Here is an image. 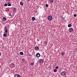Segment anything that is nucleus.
I'll use <instances>...</instances> for the list:
<instances>
[{
    "label": "nucleus",
    "instance_id": "1",
    "mask_svg": "<svg viewBox=\"0 0 77 77\" xmlns=\"http://www.w3.org/2000/svg\"><path fill=\"white\" fill-rule=\"evenodd\" d=\"M66 75V72L65 71H63V72H62L61 73V75H63V76H64L65 75Z\"/></svg>",
    "mask_w": 77,
    "mask_h": 77
},
{
    "label": "nucleus",
    "instance_id": "2",
    "mask_svg": "<svg viewBox=\"0 0 77 77\" xmlns=\"http://www.w3.org/2000/svg\"><path fill=\"white\" fill-rule=\"evenodd\" d=\"M74 29L72 28H70L69 29V31L70 33H72L73 32Z\"/></svg>",
    "mask_w": 77,
    "mask_h": 77
},
{
    "label": "nucleus",
    "instance_id": "3",
    "mask_svg": "<svg viewBox=\"0 0 77 77\" xmlns=\"http://www.w3.org/2000/svg\"><path fill=\"white\" fill-rule=\"evenodd\" d=\"M52 19L53 17H52V16L50 15H49L48 17V20H49V21H51V20H52Z\"/></svg>",
    "mask_w": 77,
    "mask_h": 77
},
{
    "label": "nucleus",
    "instance_id": "4",
    "mask_svg": "<svg viewBox=\"0 0 77 77\" xmlns=\"http://www.w3.org/2000/svg\"><path fill=\"white\" fill-rule=\"evenodd\" d=\"M36 57H39L41 56V54H39V53H38L36 54Z\"/></svg>",
    "mask_w": 77,
    "mask_h": 77
},
{
    "label": "nucleus",
    "instance_id": "5",
    "mask_svg": "<svg viewBox=\"0 0 77 77\" xmlns=\"http://www.w3.org/2000/svg\"><path fill=\"white\" fill-rule=\"evenodd\" d=\"M4 30L5 32V33H8V29L6 27V26H5Z\"/></svg>",
    "mask_w": 77,
    "mask_h": 77
},
{
    "label": "nucleus",
    "instance_id": "6",
    "mask_svg": "<svg viewBox=\"0 0 77 77\" xmlns=\"http://www.w3.org/2000/svg\"><path fill=\"white\" fill-rule=\"evenodd\" d=\"M2 21H6V18L5 17H3L2 18Z\"/></svg>",
    "mask_w": 77,
    "mask_h": 77
},
{
    "label": "nucleus",
    "instance_id": "7",
    "mask_svg": "<svg viewBox=\"0 0 77 77\" xmlns=\"http://www.w3.org/2000/svg\"><path fill=\"white\" fill-rule=\"evenodd\" d=\"M17 11V8L14 7L13 8V11L15 12Z\"/></svg>",
    "mask_w": 77,
    "mask_h": 77
},
{
    "label": "nucleus",
    "instance_id": "8",
    "mask_svg": "<svg viewBox=\"0 0 77 77\" xmlns=\"http://www.w3.org/2000/svg\"><path fill=\"white\" fill-rule=\"evenodd\" d=\"M14 77H21L20 76V75L18 74H17L14 75Z\"/></svg>",
    "mask_w": 77,
    "mask_h": 77
},
{
    "label": "nucleus",
    "instance_id": "9",
    "mask_svg": "<svg viewBox=\"0 0 77 77\" xmlns=\"http://www.w3.org/2000/svg\"><path fill=\"white\" fill-rule=\"evenodd\" d=\"M39 62L40 63H43V60L42 59H40L39 60Z\"/></svg>",
    "mask_w": 77,
    "mask_h": 77
},
{
    "label": "nucleus",
    "instance_id": "10",
    "mask_svg": "<svg viewBox=\"0 0 77 77\" xmlns=\"http://www.w3.org/2000/svg\"><path fill=\"white\" fill-rule=\"evenodd\" d=\"M61 54L62 56H63L64 55H65V53L63 52H61Z\"/></svg>",
    "mask_w": 77,
    "mask_h": 77
},
{
    "label": "nucleus",
    "instance_id": "11",
    "mask_svg": "<svg viewBox=\"0 0 77 77\" xmlns=\"http://www.w3.org/2000/svg\"><path fill=\"white\" fill-rule=\"evenodd\" d=\"M35 49L36 50H39V48L38 46H36L35 48Z\"/></svg>",
    "mask_w": 77,
    "mask_h": 77
},
{
    "label": "nucleus",
    "instance_id": "12",
    "mask_svg": "<svg viewBox=\"0 0 77 77\" xmlns=\"http://www.w3.org/2000/svg\"><path fill=\"white\" fill-rule=\"evenodd\" d=\"M8 6H11V3L10 2H8Z\"/></svg>",
    "mask_w": 77,
    "mask_h": 77
},
{
    "label": "nucleus",
    "instance_id": "13",
    "mask_svg": "<svg viewBox=\"0 0 77 77\" xmlns=\"http://www.w3.org/2000/svg\"><path fill=\"white\" fill-rule=\"evenodd\" d=\"M20 4L21 5V6H23V2H20Z\"/></svg>",
    "mask_w": 77,
    "mask_h": 77
},
{
    "label": "nucleus",
    "instance_id": "14",
    "mask_svg": "<svg viewBox=\"0 0 77 77\" xmlns=\"http://www.w3.org/2000/svg\"><path fill=\"white\" fill-rule=\"evenodd\" d=\"M71 26H72V25H71V24H69L68 25V27H71Z\"/></svg>",
    "mask_w": 77,
    "mask_h": 77
},
{
    "label": "nucleus",
    "instance_id": "15",
    "mask_svg": "<svg viewBox=\"0 0 77 77\" xmlns=\"http://www.w3.org/2000/svg\"><path fill=\"white\" fill-rule=\"evenodd\" d=\"M20 55H23V54H24V53H23V52H20Z\"/></svg>",
    "mask_w": 77,
    "mask_h": 77
},
{
    "label": "nucleus",
    "instance_id": "16",
    "mask_svg": "<svg viewBox=\"0 0 77 77\" xmlns=\"http://www.w3.org/2000/svg\"><path fill=\"white\" fill-rule=\"evenodd\" d=\"M32 20L33 21H34V20H35V17H32Z\"/></svg>",
    "mask_w": 77,
    "mask_h": 77
},
{
    "label": "nucleus",
    "instance_id": "17",
    "mask_svg": "<svg viewBox=\"0 0 77 77\" xmlns=\"http://www.w3.org/2000/svg\"><path fill=\"white\" fill-rule=\"evenodd\" d=\"M53 2H54V0H50V2L51 3H53Z\"/></svg>",
    "mask_w": 77,
    "mask_h": 77
},
{
    "label": "nucleus",
    "instance_id": "18",
    "mask_svg": "<svg viewBox=\"0 0 77 77\" xmlns=\"http://www.w3.org/2000/svg\"><path fill=\"white\" fill-rule=\"evenodd\" d=\"M3 35L4 36L6 37V36H7V35H8V34H7V33H6L5 34H4Z\"/></svg>",
    "mask_w": 77,
    "mask_h": 77
},
{
    "label": "nucleus",
    "instance_id": "19",
    "mask_svg": "<svg viewBox=\"0 0 77 77\" xmlns=\"http://www.w3.org/2000/svg\"><path fill=\"white\" fill-rule=\"evenodd\" d=\"M54 71L55 72H57V70L56 69H55L54 70Z\"/></svg>",
    "mask_w": 77,
    "mask_h": 77
},
{
    "label": "nucleus",
    "instance_id": "20",
    "mask_svg": "<svg viewBox=\"0 0 77 77\" xmlns=\"http://www.w3.org/2000/svg\"><path fill=\"white\" fill-rule=\"evenodd\" d=\"M4 6H8V4H5L4 5Z\"/></svg>",
    "mask_w": 77,
    "mask_h": 77
},
{
    "label": "nucleus",
    "instance_id": "21",
    "mask_svg": "<svg viewBox=\"0 0 77 77\" xmlns=\"http://www.w3.org/2000/svg\"><path fill=\"white\" fill-rule=\"evenodd\" d=\"M45 6L46 7V8H48V4H46Z\"/></svg>",
    "mask_w": 77,
    "mask_h": 77
},
{
    "label": "nucleus",
    "instance_id": "22",
    "mask_svg": "<svg viewBox=\"0 0 77 77\" xmlns=\"http://www.w3.org/2000/svg\"><path fill=\"white\" fill-rule=\"evenodd\" d=\"M21 61H22V62H24V59H22Z\"/></svg>",
    "mask_w": 77,
    "mask_h": 77
},
{
    "label": "nucleus",
    "instance_id": "23",
    "mask_svg": "<svg viewBox=\"0 0 77 77\" xmlns=\"http://www.w3.org/2000/svg\"><path fill=\"white\" fill-rule=\"evenodd\" d=\"M56 69H58L59 68V67L57 66L55 67Z\"/></svg>",
    "mask_w": 77,
    "mask_h": 77
},
{
    "label": "nucleus",
    "instance_id": "24",
    "mask_svg": "<svg viewBox=\"0 0 77 77\" xmlns=\"http://www.w3.org/2000/svg\"><path fill=\"white\" fill-rule=\"evenodd\" d=\"M77 16V15L76 14H75L74 15V16L75 17H76V16Z\"/></svg>",
    "mask_w": 77,
    "mask_h": 77
},
{
    "label": "nucleus",
    "instance_id": "25",
    "mask_svg": "<svg viewBox=\"0 0 77 77\" xmlns=\"http://www.w3.org/2000/svg\"><path fill=\"white\" fill-rule=\"evenodd\" d=\"M12 66H13V67H15V64H13L12 65Z\"/></svg>",
    "mask_w": 77,
    "mask_h": 77
},
{
    "label": "nucleus",
    "instance_id": "26",
    "mask_svg": "<svg viewBox=\"0 0 77 77\" xmlns=\"http://www.w3.org/2000/svg\"><path fill=\"white\" fill-rule=\"evenodd\" d=\"M31 64L32 65H34V63H31Z\"/></svg>",
    "mask_w": 77,
    "mask_h": 77
},
{
    "label": "nucleus",
    "instance_id": "27",
    "mask_svg": "<svg viewBox=\"0 0 77 77\" xmlns=\"http://www.w3.org/2000/svg\"><path fill=\"white\" fill-rule=\"evenodd\" d=\"M27 2H29L31 0H26Z\"/></svg>",
    "mask_w": 77,
    "mask_h": 77
},
{
    "label": "nucleus",
    "instance_id": "28",
    "mask_svg": "<svg viewBox=\"0 0 77 77\" xmlns=\"http://www.w3.org/2000/svg\"><path fill=\"white\" fill-rule=\"evenodd\" d=\"M45 44H47V42L46 41L45 42Z\"/></svg>",
    "mask_w": 77,
    "mask_h": 77
},
{
    "label": "nucleus",
    "instance_id": "29",
    "mask_svg": "<svg viewBox=\"0 0 77 77\" xmlns=\"http://www.w3.org/2000/svg\"><path fill=\"white\" fill-rule=\"evenodd\" d=\"M9 15L10 16H11V13H10L9 14Z\"/></svg>",
    "mask_w": 77,
    "mask_h": 77
},
{
    "label": "nucleus",
    "instance_id": "30",
    "mask_svg": "<svg viewBox=\"0 0 77 77\" xmlns=\"http://www.w3.org/2000/svg\"><path fill=\"white\" fill-rule=\"evenodd\" d=\"M7 2H9V1H10V0H6Z\"/></svg>",
    "mask_w": 77,
    "mask_h": 77
},
{
    "label": "nucleus",
    "instance_id": "31",
    "mask_svg": "<svg viewBox=\"0 0 77 77\" xmlns=\"http://www.w3.org/2000/svg\"><path fill=\"white\" fill-rule=\"evenodd\" d=\"M64 77H66V75H64Z\"/></svg>",
    "mask_w": 77,
    "mask_h": 77
},
{
    "label": "nucleus",
    "instance_id": "32",
    "mask_svg": "<svg viewBox=\"0 0 77 77\" xmlns=\"http://www.w3.org/2000/svg\"><path fill=\"white\" fill-rule=\"evenodd\" d=\"M1 56V53L0 52V56Z\"/></svg>",
    "mask_w": 77,
    "mask_h": 77
},
{
    "label": "nucleus",
    "instance_id": "33",
    "mask_svg": "<svg viewBox=\"0 0 77 77\" xmlns=\"http://www.w3.org/2000/svg\"><path fill=\"white\" fill-rule=\"evenodd\" d=\"M35 13H37V11H36L35 12Z\"/></svg>",
    "mask_w": 77,
    "mask_h": 77
},
{
    "label": "nucleus",
    "instance_id": "34",
    "mask_svg": "<svg viewBox=\"0 0 77 77\" xmlns=\"http://www.w3.org/2000/svg\"><path fill=\"white\" fill-rule=\"evenodd\" d=\"M76 12H77V10H76Z\"/></svg>",
    "mask_w": 77,
    "mask_h": 77
},
{
    "label": "nucleus",
    "instance_id": "35",
    "mask_svg": "<svg viewBox=\"0 0 77 77\" xmlns=\"http://www.w3.org/2000/svg\"><path fill=\"white\" fill-rule=\"evenodd\" d=\"M0 67H1V66H0Z\"/></svg>",
    "mask_w": 77,
    "mask_h": 77
}]
</instances>
